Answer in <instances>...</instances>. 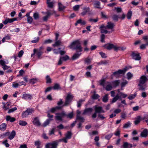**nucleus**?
<instances>
[{"label":"nucleus","instance_id":"1","mask_svg":"<svg viewBox=\"0 0 148 148\" xmlns=\"http://www.w3.org/2000/svg\"><path fill=\"white\" fill-rule=\"evenodd\" d=\"M69 47L71 49L75 50L76 53L80 52L82 51V48L81 45V43L78 40L72 42Z\"/></svg>","mask_w":148,"mask_h":148},{"label":"nucleus","instance_id":"2","mask_svg":"<svg viewBox=\"0 0 148 148\" xmlns=\"http://www.w3.org/2000/svg\"><path fill=\"white\" fill-rule=\"evenodd\" d=\"M95 112L92 115V117L95 119L96 118L97 116V113L100 114V113L105 112L103 110V108L101 106H95Z\"/></svg>","mask_w":148,"mask_h":148},{"label":"nucleus","instance_id":"3","mask_svg":"<svg viewBox=\"0 0 148 148\" xmlns=\"http://www.w3.org/2000/svg\"><path fill=\"white\" fill-rule=\"evenodd\" d=\"M127 69V68L126 67L122 69L119 70L118 71L114 72L113 75L116 78H118L119 77L120 74H124Z\"/></svg>","mask_w":148,"mask_h":148},{"label":"nucleus","instance_id":"4","mask_svg":"<svg viewBox=\"0 0 148 148\" xmlns=\"http://www.w3.org/2000/svg\"><path fill=\"white\" fill-rule=\"evenodd\" d=\"M73 98V96L72 95L69 94H68L65 98V102L62 107L67 106L69 105Z\"/></svg>","mask_w":148,"mask_h":148},{"label":"nucleus","instance_id":"5","mask_svg":"<svg viewBox=\"0 0 148 148\" xmlns=\"http://www.w3.org/2000/svg\"><path fill=\"white\" fill-rule=\"evenodd\" d=\"M58 143L56 141H54L51 143H49L45 145L46 148H57Z\"/></svg>","mask_w":148,"mask_h":148},{"label":"nucleus","instance_id":"6","mask_svg":"<svg viewBox=\"0 0 148 148\" xmlns=\"http://www.w3.org/2000/svg\"><path fill=\"white\" fill-rule=\"evenodd\" d=\"M131 56L133 59L136 60H140L141 58L139 53H136L134 51L132 52Z\"/></svg>","mask_w":148,"mask_h":148},{"label":"nucleus","instance_id":"7","mask_svg":"<svg viewBox=\"0 0 148 148\" xmlns=\"http://www.w3.org/2000/svg\"><path fill=\"white\" fill-rule=\"evenodd\" d=\"M120 47H117L115 46L113 44H109L108 45V46H107L106 48L108 50H110L112 49L113 48L114 49V51H117L119 49Z\"/></svg>","mask_w":148,"mask_h":148},{"label":"nucleus","instance_id":"8","mask_svg":"<svg viewBox=\"0 0 148 148\" xmlns=\"http://www.w3.org/2000/svg\"><path fill=\"white\" fill-rule=\"evenodd\" d=\"M115 25L114 23L111 22H108L107 23V25L105 26L106 27L107 29H110L111 30V32H114V29L113 28Z\"/></svg>","mask_w":148,"mask_h":148},{"label":"nucleus","instance_id":"9","mask_svg":"<svg viewBox=\"0 0 148 148\" xmlns=\"http://www.w3.org/2000/svg\"><path fill=\"white\" fill-rule=\"evenodd\" d=\"M34 125L37 126H40L41 125V123L38 119V117L34 118L33 121H32Z\"/></svg>","mask_w":148,"mask_h":148},{"label":"nucleus","instance_id":"10","mask_svg":"<svg viewBox=\"0 0 148 148\" xmlns=\"http://www.w3.org/2000/svg\"><path fill=\"white\" fill-rule=\"evenodd\" d=\"M147 80H148V79L145 75H142L140 78L139 83L144 84Z\"/></svg>","mask_w":148,"mask_h":148},{"label":"nucleus","instance_id":"11","mask_svg":"<svg viewBox=\"0 0 148 148\" xmlns=\"http://www.w3.org/2000/svg\"><path fill=\"white\" fill-rule=\"evenodd\" d=\"M148 135V131L147 129H145L141 132L140 134L141 137L143 138H146Z\"/></svg>","mask_w":148,"mask_h":148},{"label":"nucleus","instance_id":"12","mask_svg":"<svg viewBox=\"0 0 148 148\" xmlns=\"http://www.w3.org/2000/svg\"><path fill=\"white\" fill-rule=\"evenodd\" d=\"M62 108V106H57L51 108L50 110V111L52 113H54L57 111L61 109Z\"/></svg>","mask_w":148,"mask_h":148},{"label":"nucleus","instance_id":"13","mask_svg":"<svg viewBox=\"0 0 148 148\" xmlns=\"http://www.w3.org/2000/svg\"><path fill=\"white\" fill-rule=\"evenodd\" d=\"M83 11L81 13L82 16L85 15L88 12H89V7H84L83 9Z\"/></svg>","mask_w":148,"mask_h":148},{"label":"nucleus","instance_id":"14","mask_svg":"<svg viewBox=\"0 0 148 148\" xmlns=\"http://www.w3.org/2000/svg\"><path fill=\"white\" fill-rule=\"evenodd\" d=\"M36 53L35 54H36L38 58H41V56L43 53V52L42 51H40V49H36Z\"/></svg>","mask_w":148,"mask_h":148},{"label":"nucleus","instance_id":"15","mask_svg":"<svg viewBox=\"0 0 148 148\" xmlns=\"http://www.w3.org/2000/svg\"><path fill=\"white\" fill-rule=\"evenodd\" d=\"M135 120L134 121V123L135 125H137L140 123L142 120L144 119H142L140 116H138L135 118Z\"/></svg>","mask_w":148,"mask_h":148},{"label":"nucleus","instance_id":"16","mask_svg":"<svg viewBox=\"0 0 148 148\" xmlns=\"http://www.w3.org/2000/svg\"><path fill=\"white\" fill-rule=\"evenodd\" d=\"M22 98L25 99H31L32 98V96L29 94H24L22 95Z\"/></svg>","mask_w":148,"mask_h":148},{"label":"nucleus","instance_id":"17","mask_svg":"<svg viewBox=\"0 0 148 148\" xmlns=\"http://www.w3.org/2000/svg\"><path fill=\"white\" fill-rule=\"evenodd\" d=\"M78 24H80L81 25H84L86 24V22L84 21H83L82 19H80L78 20L75 23V25L77 26Z\"/></svg>","mask_w":148,"mask_h":148},{"label":"nucleus","instance_id":"18","mask_svg":"<svg viewBox=\"0 0 148 148\" xmlns=\"http://www.w3.org/2000/svg\"><path fill=\"white\" fill-rule=\"evenodd\" d=\"M92 110L93 109L92 108H86L84 110L82 114L85 115L88 112H92Z\"/></svg>","mask_w":148,"mask_h":148},{"label":"nucleus","instance_id":"19","mask_svg":"<svg viewBox=\"0 0 148 148\" xmlns=\"http://www.w3.org/2000/svg\"><path fill=\"white\" fill-rule=\"evenodd\" d=\"M15 135V132L14 130H13L11 133H10V134L8 137V138L10 140H12L14 137Z\"/></svg>","mask_w":148,"mask_h":148},{"label":"nucleus","instance_id":"20","mask_svg":"<svg viewBox=\"0 0 148 148\" xmlns=\"http://www.w3.org/2000/svg\"><path fill=\"white\" fill-rule=\"evenodd\" d=\"M107 83L108 84L106 86V89L108 91L111 90L112 88V85L109 82H107Z\"/></svg>","mask_w":148,"mask_h":148},{"label":"nucleus","instance_id":"21","mask_svg":"<svg viewBox=\"0 0 148 148\" xmlns=\"http://www.w3.org/2000/svg\"><path fill=\"white\" fill-rule=\"evenodd\" d=\"M58 5L59 7L58 10L59 11H62L65 9V7L60 2H59L58 3Z\"/></svg>","mask_w":148,"mask_h":148},{"label":"nucleus","instance_id":"22","mask_svg":"<svg viewBox=\"0 0 148 148\" xmlns=\"http://www.w3.org/2000/svg\"><path fill=\"white\" fill-rule=\"evenodd\" d=\"M6 120L7 121H10V122H12L15 121L16 119L14 117H11L10 116H6Z\"/></svg>","mask_w":148,"mask_h":148},{"label":"nucleus","instance_id":"23","mask_svg":"<svg viewBox=\"0 0 148 148\" xmlns=\"http://www.w3.org/2000/svg\"><path fill=\"white\" fill-rule=\"evenodd\" d=\"M72 135V133L70 131H68L65 134V137L68 139H69L71 138Z\"/></svg>","mask_w":148,"mask_h":148},{"label":"nucleus","instance_id":"24","mask_svg":"<svg viewBox=\"0 0 148 148\" xmlns=\"http://www.w3.org/2000/svg\"><path fill=\"white\" fill-rule=\"evenodd\" d=\"M52 120V119H47L46 121L43 124L42 126L44 127H46L49 124L50 121Z\"/></svg>","mask_w":148,"mask_h":148},{"label":"nucleus","instance_id":"25","mask_svg":"<svg viewBox=\"0 0 148 148\" xmlns=\"http://www.w3.org/2000/svg\"><path fill=\"white\" fill-rule=\"evenodd\" d=\"M81 53H75L73 56L72 57V59L73 60H75L76 59L81 55Z\"/></svg>","mask_w":148,"mask_h":148},{"label":"nucleus","instance_id":"26","mask_svg":"<svg viewBox=\"0 0 148 148\" xmlns=\"http://www.w3.org/2000/svg\"><path fill=\"white\" fill-rule=\"evenodd\" d=\"M94 7L96 8L100 9V2L99 1H97L94 4Z\"/></svg>","mask_w":148,"mask_h":148},{"label":"nucleus","instance_id":"27","mask_svg":"<svg viewBox=\"0 0 148 148\" xmlns=\"http://www.w3.org/2000/svg\"><path fill=\"white\" fill-rule=\"evenodd\" d=\"M56 41L55 43L52 45L54 47L58 46L62 44L61 41L60 40Z\"/></svg>","mask_w":148,"mask_h":148},{"label":"nucleus","instance_id":"28","mask_svg":"<svg viewBox=\"0 0 148 148\" xmlns=\"http://www.w3.org/2000/svg\"><path fill=\"white\" fill-rule=\"evenodd\" d=\"M99 28L101 30V33H104V31L106 29H107L105 27V26L103 25H101L99 27Z\"/></svg>","mask_w":148,"mask_h":148},{"label":"nucleus","instance_id":"29","mask_svg":"<svg viewBox=\"0 0 148 148\" xmlns=\"http://www.w3.org/2000/svg\"><path fill=\"white\" fill-rule=\"evenodd\" d=\"M7 125L3 123L0 126V130L1 131H4L6 129Z\"/></svg>","mask_w":148,"mask_h":148},{"label":"nucleus","instance_id":"30","mask_svg":"<svg viewBox=\"0 0 148 148\" xmlns=\"http://www.w3.org/2000/svg\"><path fill=\"white\" fill-rule=\"evenodd\" d=\"M76 119L82 122H84L85 120L84 118L80 116H76Z\"/></svg>","mask_w":148,"mask_h":148},{"label":"nucleus","instance_id":"31","mask_svg":"<svg viewBox=\"0 0 148 148\" xmlns=\"http://www.w3.org/2000/svg\"><path fill=\"white\" fill-rule=\"evenodd\" d=\"M143 84H142L139 83L138 85L139 86V90H145L146 87L145 86H143Z\"/></svg>","mask_w":148,"mask_h":148},{"label":"nucleus","instance_id":"32","mask_svg":"<svg viewBox=\"0 0 148 148\" xmlns=\"http://www.w3.org/2000/svg\"><path fill=\"white\" fill-rule=\"evenodd\" d=\"M132 15V12L131 10L129 11L127 14V18L128 19H130Z\"/></svg>","mask_w":148,"mask_h":148},{"label":"nucleus","instance_id":"33","mask_svg":"<svg viewBox=\"0 0 148 148\" xmlns=\"http://www.w3.org/2000/svg\"><path fill=\"white\" fill-rule=\"evenodd\" d=\"M146 46H148V41H146V43L145 44H143L140 46V48L142 49H145Z\"/></svg>","mask_w":148,"mask_h":148},{"label":"nucleus","instance_id":"34","mask_svg":"<svg viewBox=\"0 0 148 148\" xmlns=\"http://www.w3.org/2000/svg\"><path fill=\"white\" fill-rule=\"evenodd\" d=\"M53 88L54 90H58L60 88V85L58 84H55L54 86L53 87Z\"/></svg>","mask_w":148,"mask_h":148},{"label":"nucleus","instance_id":"35","mask_svg":"<svg viewBox=\"0 0 148 148\" xmlns=\"http://www.w3.org/2000/svg\"><path fill=\"white\" fill-rule=\"evenodd\" d=\"M108 94H106L104 95L102 101L104 102H106L108 100Z\"/></svg>","mask_w":148,"mask_h":148},{"label":"nucleus","instance_id":"36","mask_svg":"<svg viewBox=\"0 0 148 148\" xmlns=\"http://www.w3.org/2000/svg\"><path fill=\"white\" fill-rule=\"evenodd\" d=\"M47 3L48 4V6L49 8H52L53 7L54 3L53 1L48 2H47Z\"/></svg>","mask_w":148,"mask_h":148},{"label":"nucleus","instance_id":"37","mask_svg":"<svg viewBox=\"0 0 148 148\" xmlns=\"http://www.w3.org/2000/svg\"><path fill=\"white\" fill-rule=\"evenodd\" d=\"M29 115L31 114L34 112V110L33 109H27L26 110Z\"/></svg>","mask_w":148,"mask_h":148},{"label":"nucleus","instance_id":"38","mask_svg":"<svg viewBox=\"0 0 148 148\" xmlns=\"http://www.w3.org/2000/svg\"><path fill=\"white\" fill-rule=\"evenodd\" d=\"M19 124L21 125L25 126L27 124V123L25 121H19Z\"/></svg>","mask_w":148,"mask_h":148},{"label":"nucleus","instance_id":"39","mask_svg":"<svg viewBox=\"0 0 148 148\" xmlns=\"http://www.w3.org/2000/svg\"><path fill=\"white\" fill-rule=\"evenodd\" d=\"M85 101V99H80L77 102V106L79 108L81 106L82 103L83 102Z\"/></svg>","mask_w":148,"mask_h":148},{"label":"nucleus","instance_id":"40","mask_svg":"<svg viewBox=\"0 0 148 148\" xmlns=\"http://www.w3.org/2000/svg\"><path fill=\"white\" fill-rule=\"evenodd\" d=\"M33 17L35 20L38 19L39 17L38 13L37 12H35L34 13L33 15Z\"/></svg>","mask_w":148,"mask_h":148},{"label":"nucleus","instance_id":"41","mask_svg":"<svg viewBox=\"0 0 148 148\" xmlns=\"http://www.w3.org/2000/svg\"><path fill=\"white\" fill-rule=\"evenodd\" d=\"M119 94H117L116 96L114 97L112 101V103H113L116 102L118 99H119Z\"/></svg>","mask_w":148,"mask_h":148},{"label":"nucleus","instance_id":"42","mask_svg":"<svg viewBox=\"0 0 148 148\" xmlns=\"http://www.w3.org/2000/svg\"><path fill=\"white\" fill-rule=\"evenodd\" d=\"M73 116V112L69 113V114H66V117L67 118L72 119Z\"/></svg>","mask_w":148,"mask_h":148},{"label":"nucleus","instance_id":"43","mask_svg":"<svg viewBox=\"0 0 148 148\" xmlns=\"http://www.w3.org/2000/svg\"><path fill=\"white\" fill-rule=\"evenodd\" d=\"M46 83H51L52 82L51 79L49 75L47 76L46 77Z\"/></svg>","mask_w":148,"mask_h":148},{"label":"nucleus","instance_id":"44","mask_svg":"<svg viewBox=\"0 0 148 148\" xmlns=\"http://www.w3.org/2000/svg\"><path fill=\"white\" fill-rule=\"evenodd\" d=\"M100 97V96L97 94H94L92 96V98L93 99H96Z\"/></svg>","mask_w":148,"mask_h":148},{"label":"nucleus","instance_id":"45","mask_svg":"<svg viewBox=\"0 0 148 148\" xmlns=\"http://www.w3.org/2000/svg\"><path fill=\"white\" fill-rule=\"evenodd\" d=\"M29 115L27 112L26 110L25 111L23 112L22 114V117L23 118H26Z\"/></svg>","mask_w":148,"mask_h":148},{"label":"nucleus","instance_id":"46","mask_svg":"<svg viewBox=\"0 0 148 148\" xmlns=\"http://www.w3.org/2000/svg\"><path fill=\"white\" fill-rule=\"evenodd\" d=\"M63 60L66 61L67 60H69V57L67 55H65L64 56L60 57Z\"/></svg>","mask_w":148,"mask_h":148},{"label":"nucleus","instance_id":"47","mask_svg":"<svg viewBox=\"0 0 148 148\" xmlns=\"http://www.w3.org/2000/svg\"><path fill=\"white\" fill-rule=\"evenodd\" d=\"M55 119L56 120H58L62 121V118L60 115H57L55 116Z\"/></svg>","mask_w":148,"mask_h":148},{"label":"nucleus","instance_id":"48","mask_svg":"<svg viewBox=\"0 0 148 148\" xmlns=\"http://www.w3.org/2000/svg\"><path fill=\"white\" fill-rule=\"evenodd\" d=\"M112 18L114 21H118V16L116 14H114L112 16Z\"/></svg>","mask_w":148,"mask_h":148},{"label":"nucleus","instance_id":"49","mask_svg":"<svg viewBox=\"0 0 148 148\" xmlns=\"http://www.w3.org/2000/svg\"><path fill=\"white\" fill-rule=\"evenodd\" d=\"M56 115H60L61 116H62V118L64 117V116H66V113L64 112H62L61 113H56Z\"/></svg>","mask_w":148,"mask_h":148},{"label":"nucleus","instance_id":"50","mask_svg":"<svg viewBox=\"0 0 148 148\" xmlns=\"http://www.w3.org/2000/svg\"><path fill=\"white\" fill-rule=\"evenodd\" d=\"M101 41L102 42H105L104 39L105 38V35L104 34H102L101 36Z\"/></svg>","mask_w":148,"mask_h":148},{"label":"nucleus","instance_id":"51","mask_svg":"<svg viewBox=\"0 0 148 148\" xmlns=\"http://www.w3.org/2000/svg\"><path fill=\"white\" fill-rule=\"evenodd\" d=\"M17 108L16 107H14V108H12L11 109H9L8 110V113H10L13 112H14L15 110H17Z\"/></svg>","mask_w":148,"mask_h":148},{"label":"nucleus","instance_id":"52","mask_svg":"<svg viewBox=\"0 0 148 148\" xmlns=\"http://www.w3.org/2000/svg\"><path fill=\"white\" fill-rule=\"evenodd\" d=\"M112 134H108L105 137V138L106 139H107L108 140H110V139L112 137Z\"/></svg>","mask_w":148,"mask_h":148},{"label":"nucleus","instance_id":"53","mask_svg":"<svg viewBox=\"0 0 148 148\" xmlns=\"http://www.w3.org/2000/svg\"><path fill=\"white\" fill-rule=\"evenodd\" d=\"M120 83L119 81V80H116L113 82V84L115 86H117L119 85Z\"/></svg>","mask_w":148,"mask_h":148},{"label":"nucleus","instance_id":"54","mask_svg":"<svg viewBox=\"0 0 148 148\" xmlns=\"http://www.w3.org/2000/svg\"><path fill=\"white\" fill-rule=\"evenodd\" d=\"M131 123L128 122L125 124L123 126V127L124 128H127L130 126Z\"/></svg>","mask_w":148,"mask_h":148},{"label":"nucleus","instance_id":"55","mask_svg":"<svg viewBox=\"0 0 148 148\" xmlns=\"http://www.w3.org/2000/svg\"><path fill=\"white\" fill-rule=\"evenodd\" d=\"M27 22L29 23H31L33 21V18L31 16H28L27 18Z\"/></svg>","mask_w":148,"mask_h":148},{"label":"nucleus","instance_id":"56","mask_svg":"<svg viewBox=\"0 0 148 148\" xmlns=\"http://www.w3.org/2000/svg\"><path fill=\"white\" fill-rule=\"evenodd\" d=\"M80 7V5H75L73 7V9L75 11H77L79 10Z\"/></svg>","mask_w":148,"mask_h":148},{"label":"nucleus","instance_id":"57","mask_svg":"<svg viewBox=\"0 0 148 148\" xmlns=\"http://www.w3.org/2000/svg\"><path fill=\"white\" fill-rule=\"evenodd\" d=\"M127 75V78L128 79H130L133 76V75L130 72L128 73Z\"/></svg>","mask_w":148,"mask_h":148},{"label":"nucleus","instance_id":"58","mask_svg":"<svg viewBox=\"0 0 148 148\" xmlns=\"http://www.w3.org/2000/svg\"><path fill=\"white\" fill-rule=\"evenodd\" d=\"M99 54L101 55V57L103 58H106L107 57V56L104 53H103L102 52H100L99 53Z\"/></svg>","mask_w":148,"mask_h":148},{"label":"nucleus","instance_id":"59","mask_svg":"<svg viewBox=\"0 0 148 148\" xmlns=\"http://www.w3.org/2000/svg\"><path fill=\"white\" fill-rule=\"evenodd\" d=\"M8 141V140H6L2 142V143L4 144L6 147H8L10 146L9 144L7 143Z\"/></svg>","mask_w":148,"mask_h":148},{"label":"nucleus","instance_id":"60","mask_svg":"<svg viewBox=\"0 0 148 148\" xmlns=\"http://www.w3.org/2000/svg\"><path fill=\"white\" fill-rule=\"evenodd\" d=\"M128 143L127 142H124L123 144V148H128Z\"/></svg>","mask_w":148,"mask_h":148},{"label":"nucleus","instance_id":"61","mask_svg":"<svg viewBox=\"0 0 148 148\" xmlns=\"http://www.w3.org/2000/svg\"><path fill=\"white\" fill-rule=\"evenodd\" d=\"M41 144V142L39 140H37L35 142V145L36 146H37V147H40V145Z\"/></svg>","mask_w":148,"mask_h":148},{"label":"nucleus","instance_id":"62","mask_svg":"<svg viewBox=\"0 0 148 148\" xmlns=\"http://www.w3.org/2000/svg\"><path fill=\"white\" fill-rule=\"evenodd\" d=\"M115 9L116 10V12L118 13L121 12L122 11V9L121 8L115 7Z\"/></svg>","mask_w":148,"mask_h":148},{"label":"nucleus","instance_id":"63","mask_svg":"<svg viewBox=\"0 0 148 148\" xmlns=\"http://www.w3.org/2000/svg\"><path fill=\"white\" fill-rule=\"evenodd\" d=\"M98 117L101 120H104L105 119V117H104L103 115L100 114H98Z\"/></svg>","mask_w":148,"mask_h":148},{"label":"nucleus","instance_id":"64","mask_svg":"<svg viewBox=\"0 0 148 148\" xmlns=\"http://www.w3.org/2000/svg\"><path fill=\"white\" fill-rule=\"evenodd\" d=\"M24 53L23 51V50L20 51L18 53V56L20 58L21 57L23 56Z\"/></svg>","mask_w":148,"mask_h":148}]
</instances>
